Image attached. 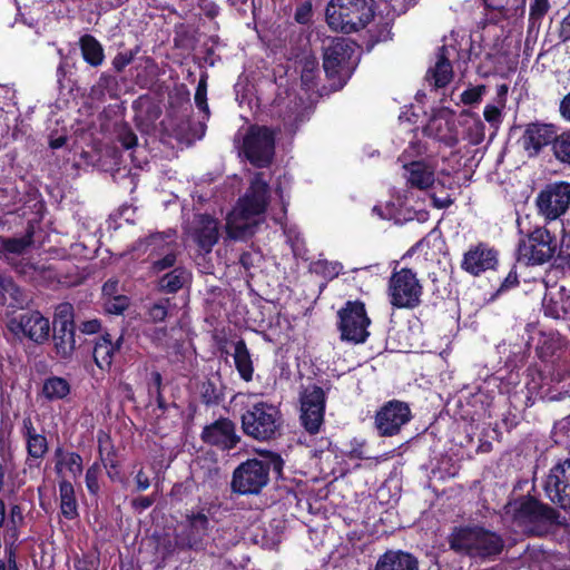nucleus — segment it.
I'll return each mask as SVG.
<instances>
[{
  "label": "nucleus",
  "mask_w": 570,
  "mask_h": 570,
  "mask_svg": "<svg viewBox=\"0 0 570 570\" xmlns=\"http://www.w3.org/2000/svg\"><path fill=\"white\" fill-rule=\"evenodd\" d=\"M274 156L275 131L266 126H252V166L267 169L252 175V229L265 222L269 200L268 181L272 178L268 168Z\"/></svg>",
  "instance_id": "nucleus-1"
},
{
  "label": "nucleus",
  "mask_w": 570,
  "mask_h": 570,
  "mask_svg": "<svg viewBox=\"0 0 570 570\" xmlns=\"http://www.w3.org/2000/svg\"><path fill=\"white\" fill-rule=\"evenodd\" d=\"M502 520L531 535L547 534L562 524L561 515L554 508L529 495L510 500L503 507Z\"/></svg>",
  "instance_id": "nucleus-2"
},
{
  "label": "nucleus",
  "mask_w": 570,
  "mask_h": 570,
  "mask_svg": "<svg viewBox=\"0 0 570 570\" xmlns=\"http://www.w3.org/2000/svg\"><path fill=\"white\" fill-rule=\"evenodd\" d=\"M449 544L456 553L481 560H493L504 549L501 534L479 525L455 528Z\"/></svg>",
  "instance_id": "nucleus-3"
},
{
  "label": "nucleus",
  "mask_w": 570,
  "mask_h": 570,
  "mask_svg": "<svg viewBox=\"0 0 570 570\" xmlns=\"http://www.w3.org/2000/svg\"><path fill=\"white\" fill-rule=\"evenodd\" d=\"M373 17V0H331L326 8L328 26L344 33L363 29Z\"/></svg>",
  "instance_id": "nucleus-4"
},
{
  "label": "nucleus",
  "mask_w": 570,
  "mask_h": 570,
  "mask_svg": "<svg viewBox=\"0 0 570 570\" xmlns=\"http://www.w3.org/2000/svg\"><path fill=\"white\" fill-rule=\"evenodd\" d=\"M355 51V42L344 37L328 38L323 42L324 71L328 78L337 80L338 87L344 86L354 69Z\"/></svg>",
  "instance_id": "nucleus-5"
},
{
  "label": "nucleus",
  "mask_w": 570,
  "mask_h": 570,
  "mask_svg": "<svg viewBox=\"0 0 570 570\" xmlns=\"http://www.w3.org/2000/svg\"><path fill=\"white\" fill-rule=\"evenodd\" d=\"M558 247L556 235L539 226L519 240L518 259L527 265H542L554 257Z\"/></svg>",
  "instance_id": "nucleus-6"
},
{
  "label": "nucleus",
  "mask_w": 570,
  "mask_h": 570,
  "mask_svg": "<svg viewBox=\"0 0 570 570\" xmlns=\"http://www.w3.org/2000/svg\"><path fill=\"white\" fill-rule=\"evenodd\" d=\"M423 286L411 268L394 271L389 279L387 295L396 308H415L421 304Z\"/></svg>",
  "instance_id": "nucleus-7"
},
{
  "label": "nucleus",
  "mask_w": 570,
  "mask_h": 570,
  "mask_svg": "<svg viewBox=\"0 0 570 570\" xmlns=\"http://www.w3.org/2000/svg\"><path fill=\"white\" fill-rule=\"evenodd\" d=\"M337 327L341 340L353 344L364 343L370 336L367 331L371 320L368 318L364 303L348 301L338 311Z\"/></svg>",
  "instance_id": "nucleus-8"
},
{
  "label": "nucleus",
  "mask_w": 570,
  "mask_h": 570,
  "mask_svg": "<svg viewBox=\"0 0 570 570\" xmlns=\"http://www.w3.org/2000/svg\"><path fill=\"white\" fill-rule=\"evenodd\" d=\"M535 205L539 214L547 220L559 218L570 206V183L554 181L547 184L539 191Z\"/></svg>",
  "instance_id": "nucleus-9"
},
{
  "label": "nucleus",
  "mask_w": 570,
  "mask_h": 570,
  "mask_svg": "<svg viewBox=\"0 0 570 570\" xmlns=\"http://www.w3.org/2000/svg\"><path fill=\"white\" fill-rule=\"evenodd\" d=\"M544 492L551 502L563 510L570 509V456L559 459L543 484Z\"/></svg>",
  "instance_id": "nucleus-10"
},
{
  "label": "nucleus",
  "mask_w": 570,
  "mask_h": 570,
  "mask_svg": "<svg viewBox=\"0 0 570 570\" xmlns=\"http://www.w3.org/2000/svg\"><path fill=\"white\" fill-rule=\"evenodd\" d=\"M325 393L322 387L313 385L301 395V422L309 434L320 432L324 422Z\"/></svg>",
  "instance_id": "nucleus-11"
},
{
  "label": "nucleus",
  "mask_w": 570,
  "mask_h": 570,
  "mask_svg": "<svg viewBox=\"0 0 570 570\" xmlns=\"http://www.w3.org/2000/svg\"><path fill=\"white\" fill-rule=\"evenodd\" d=\"M412 419L407 403L393 400L385 403L375 415V426L382 436H393Z\"/></svg>",
  "instance_id": "nucleus-12"
},
{
  "label": "nucleus",
  "mask_w": 570,
  "mask_h": 570,
  "mask_svg": "<svg viewBox=\"0 0 570 570\" xmlns=\"http://www.w3.org/2000/svg\"><path fill=\"white\" fill-rule=\"evenodd\" d=\"M257 456L252 458V494L258 493L269 481L272 471L276 478L282 475L284 462L282 458L267 450L253 449Z\"/></svg>",
  "instance_id": "nucleus-13"
},
{
  "label": "nucleus",
  "mask_w": 570,
  "mask_h": 570,
  "mask_svg": "<svg viewBox=\"0 0 570 570\" xmlns=\"http://www.w3.org/2000/svg\"><path fill=\"white\" fill-rule=\"evenodd\" d=\"M557 127L552 124L531 122L528 124L519 139L523 151L528 157H535L548 145L554 142Z\"/></svg>",
  "instance_id": "nucleus-14"
},
{
  "label": "nucleus",
  "mask_w": 570,
  "mask_h": 570,
  "mask_svg": "<svg viewBox=\"0 0 570 570\" xmlns=\"http://www.w3.org/2000/svg\"><path fill=\"white\" fill-rule=\"evenodd\" d=\"M187 235L202 252L209 253L219 239L218 220L207 214L195 215L187 228Z\"/></svg>",
  "instance_id": "nucleus-15"
},
{
  "label": "nucleus",
  "mask_w": 570,
  "mask_h": 570,
  "mask_svg": "<svg viewBox=\"0 0 570 570\" xmlns=\"http://www.w3.org/2000/svg\"><path fill=\"white\" fill-rule=\"evenodd\" d=\"M279 428V411L266 403H257L252 411V438L267 441L273 439Z\"/></svg>",
  "instance_id": "nucleus-16"
},
{
  "label": "nucleus",
  "mask_w": 570,
  "mask_h": 570,
  "mask_svg": "<svg viewBox=\"0 0 570 570\" xmlns=\"http://www.w3.org/2000/svg\"><path fill=\"white\" fill-rule=\"evenodd\" d=\"M209 520L203 512L187 515V528L176 534V546L180 549L200 550L208 537Z\"/></svg>",
  "instance_id": "nucleus-17"
},
{
  "label": "nucleus",
  "mask_w": 570,
  "mask_h": 570,
  "mask_svg": "<svg viewBox=\"0 0 570 570\" xmlns=\"http://www.w3.org/2000/svg\"><path fill=\"white\" fill-rule=\"evenodd\" d=\"M203 442L216 446L223 451L230 450L239 442L235 424L228 419H218L206 425L200 434Z\"/></svg>",
  "instance_id": "nucleus-18"
},
{
  "label": "nucleus",
  "mask_w": 570,
  "mask_h": 570,
  "mask_svg": "<svg viewBox=\"0 0 570 570\" xmlns=\"http://www.w3.org/2000/svg\"><path fill=\"white\" fill-rule=\"evenodd\" d=\"M11 330L17 333L21 332L37 344H42L49 337L50 322L38 311H29L21 314L18 321L11 322Z\"/></svg>",
  "instance_id": "nucleus-19"
},
{
  "label": "nucleus",
  "mask_w": 570,
  "mask_h": 570,
  "mask_svg": "<svg viewBox=\"0 0 570 570\" xmlns=\"http://www.w3.org/2000/svg\"><path fill=\"white\" fill-rule=\"evenodd\" d=\"M544 315L556 320H570V289L563 285L546 283V295L542 299Z\"/></svg>",
  "instance_id": "nucleus-20"
},
{
  "label": "nucleus",
  "mask_w": 570,
  "mask_h": 570,
  "mask_svg": "<svg viewBox=\"0 0 570 570\" xmlns=\"http://www.w3.org/2000/svg\"><path fill=\"white\" fill-rule=\"evenodd\" d=\"M497 264V250L484 243H479L464 254L461 266L465 272L478 276L488 269H493Z\"/></svg>",
  "instance_id": "nucleus-21"
},
{
  "label": "nucleus",
  "mask_w": 570,
  "mask_h": 570,
  "mask_svg": "<svg viewBox=\"0 0 570 570\" xmlns=\"http://www.w3.org/2000/svg\"><path fill=\"white\" fill-rule=\"evenodd\" d=\"M227 234L236 240H244L249 233V194H245L238 205L228 214Z\"/></svg>",
  "instance_id": "nucleus-22"
},
{
  "label": "nucleus",
  "mask_w": 570,
  "mask_h": 570,
  "mask_svg": "<svg viewBox=\"0 0 570 570\" xmlns=\"http://www.w3.org/2000/svg\"><path fill=\"white\" fill-rule=\"evenodd\" d=\"M485 10L491 12V22L519 18L524 14L525 0H481Z\"/></svg>",
  "instance_id": "nucleus-23"
},
{
  "label": "nucleus",
  "mask_w": 570,
  "mask_h": 570,
  "mask_svg": "<svg viewBox=\"0 0 570 570\" xmlns=\"http://www.w3.org/2000/svg\"><path fill=\"white\" fill-rule=\"evenodd\" d=\"M485 10L491 12V22L519 18L524 14L525 0H481Z\"/></svg>",
  "instance_id": "nucleus-24"
},
{
  "label": "nucleus",
  "mask_w": 570,
  "mask_h": 570,
  "mask_svg": "<svg viewBox=\"0 0 570 570\" xmlns=\"http://www.w3.org/2000/svg\"><path fill=\"white\" fill-rule=\"evenodd\" d=\"M178 244L174 238V234L168 233H153L144 239L137 240L132 245L134 250L139 252H149V259H154L155 257L165 254L167 250H171L177 247Z\"/></svg>",
  "instance_id": "nucleus-25"
},
{
  "label": "nucleus",
  "mask_w": 570,
  "mask_h": 570,
  "mask_svg": "<svg viewBox=\"0 0 570 570\" xmlns=\"http://www.w3.org/2000/svg\"><path fill=\"white\" fill-rule=\"evenodd\" d=\"M375 570H420L417 559L402 550H389L379 557Z\"/></svg>",
  "instance_id": "nucleus-26"
},
{
  "label": "nucleus",
  "mask_w": 570,
  "mask_h": 570,
  "mask_svg": "<svg viewBox=\"0 0 570 570\" xmlns=\"http://www.w3.org/2000/svg\"><path fill=\"white\" fill-rule=\"evenodd\" d=\"M21 434L26 440L28 455L39 460L48 452L47 438L37 431L30 416L22 420Z\"/></svg>",
  "instance_id": "nucleus-27"
},
{
  "label": "nucleus",
  "mask_w": 570,
  "mask_h": 570,
  "mask_svg": "<svg viewBox=\"0 0 570 570\" xmlns=\"http://www.w3.org/2000/svg\"><path fill=\"white\" fill-rule=\"evenodd\" d=\"M406 183L412 188L426 190L433 186L435 174L433 167L424 161H412L404 166Z\"/></svg>",
  "instance_id": "nucleus-28"
},
{
  "label": "nucleus",
  "mask_w": 570,
  "mask_h": 570,
  "mask_svg": "<svg viewBox=\"0 0 570 570\" xmlns=\"http://www.w3.org/2000/svg\"><path fill=\"white\" fill-rule=\"evenodd\" d=\"M445 48L441 47L438 60L434 67L426 72V80L434 85L435 88L445 87L453 77V69L450 60L445 57Z\"/></svg>",
  "instance_id": "nucleus-29"
},
{
  "label": "nucleus",
  "mask_w": 570,
  "mask_h": 570,
  "mask_svg": "<svg viewBox=\"0 0 570 570\" xmlns=\"http://www.w3.org/2000/svg\"><path fill=\"white\" fill-rule=\"evenodd\" d=\"M53 346L61 360H70L76 351L75 327H53Z\"/></svg>",
  "instance_id": "nucleus-30"
},
{
  "label": "nucleus",
  "mask_w": 570,
  "mask_h": 570,
  "mask_svg": "<svg viewBox=\"0 0 570 570\" xmlns=\"http://www.w3.org/2000/svg\"><path fill=\"white\" fill-rule=\"evenodd\" d=\"M191 281V274L183 266H177L163 275L158 281V289L164 293H176Z\"/></svg>",
  "instance_id": "nucleus-31"
},
{
  "label": "nucleus",
  "mask_w": 570,
  "mask_h": 570,
  "mask_svg": "<svg viewBox=\"0 0 570 570\" xmlns=\"http://www.w3.org/2000/svg\"><path fill=\"white\" fill-rule=\"evenodd\" d=\"M206 125L203 121H193L189 115H185L174 127L177 139L187 144L200 139L205 135Z\"/></svg>",
  "instance_id": "nucleus-32"
},
{
  "label": "nucleus",
  "mask_w": 570,
  "mask_h": 570,
  "mask_svg": "<svg viewBox=\"0 0 570 570\" xmlns=\"http://www.w3.org/2000/svg\"><path fill=\"white\" fill-rule=\"evenodd\" d=\"M117 353V346H112L111 335L106 333L97 338L92 355L96 365L101 370L110 368L114 356Z\"/></svg>",
  "instance_id": "nucleus-33"
},
{
  "label": "nucleus",
  "mask_w": 570,
  "mask_h": 570,
  "mask_svg": "<svg viewBox=\"0 0 570 570\" xmlns=\"http://www.w3.org/2000/svg\"><path fill=\"white\" fill-rule=\"evenodd\" d=\"M35 226L28 223L26 233L21 237L4 238L0 236V253L14 255L23 254L33 244Z\"/></svg>",
  "instance_id": "nucleus-34"
},
{
  "label": "nucleus",
  "mask_w": 570,
  "mask_h": 570,
  "mask_svg": "<svg viewBox=\"0 0 570 570\" xmlns=\"http://www.w3.org/2000/svg\"><path fill=\"white\" fill-rule=\"evenodd\" d=\"M24 302L21 289L14 284L12 278L0 274V304L18 308L21 307Z\"/></svg>",
  "instance_id": "nucleus-35"
},
{
  "label": "nucleus",
  "mask_w": 570,
  "mask_h": 570,
  "mask_svg": "<svg viewBox=\"0 0 570 570\" xmlns=\"http://www.w3.org/2000/svg\"><path fill=\"white\" fill-rule=\"evenodd\" d=\"M60 509L66 519L73 520L78 517V507L75 490L71 482L63 480L59 483Z\"/></svg>",
  "instance_id": "nucleus-36"
},
{
  "label": "nucleus",
  "mask_w": 570,
  "mask_h": 570,
  "mask_svg": "<svg viewBox=\"0 0 570 570\" xmlns=\"http://www.w3.org/2000/svg\"><path fill=\"white\" fill-rule=\"evenodd\" d=\"M80 48L83 59L91 66L97 67L104 61V50L101 45L90 35H85L80 39Z\"/></svg>",
  "instance_id": "nucleus-37"
},
{
  "label": "nucleus",
  "mask_w": 570,
  "mask_h": 570,
  "mask_svg": "<svg viewBox=\"0 0 570 570\" xmlns=\"http://www.w3.org/2000/svg\"><path fill=\"white\" fill-rule=\"evenodd\" d=\"M70 393V384L63 377L52 376L45 381L42 394L49 401L62 400Z\"/></svg>",
  "instance_id": "nucleus-38"
},
{
  "label": "nucleus",
  "mask_w": 570,
  "mask_h": 570,
  "mask_svg": "<svg viewBox=\"0 0 570 570\" xmlns=\"http://www.w3.org/2000/svg\"><path fill=\"white\" fill-rule=\"evenodd\" d=\"M233 360L240 376L248 382L249 381V352L245 341L239 340L233 343Z\"/></svg>",
  "instance_id": "nucleus-39"
},
{
  "label": "nucleus",
  "mask_w": 570,
  "mask_h": 570,
  "mask_svg": "<svg viewBox=\"0 0 570 570\" xmlns=\"http://www.w3.org/2000/svg\"><path fill=\"white\" fill-rule=\"evenodd\" d=\"M230 487L234 493H249V460L243 462L235 469Z\"/></svg>",
  "instance_id": "nucleus-40"
},
{
  "label": "nucleus",
  "mask_w": 570,
  "mask_h": 570,
  "mask_svg": "<svg viewBox=\"0 0 570 570\" xmlns=\"http://www.w3.org/2000/svg\"><path fill=\"white\" fill-rule=\"evenodd\" d=\"M73 306L68 302L60 303L55 311L53 327H75Z\"/></svg>",
  "instance_id": "nucleus-41"
},
{
  "label": "nucleus",
  "mask_w": 570,
  "mask_h": 570,
  "mask_svg": "<svg viewBox=\"0 0 570 570\" xmlns=\"http://www.w3.org/2000/svg\"><path fill=\"white\" fill-rule=\"evenodd\" d=\"M552 150L559 161L570 164V130L556 135Z\"/></svg>",
  "instance_id": "nucleus-42"
},
{
  "label": "nucleus",
  "mask_w": 570,
  "mask_h": 570,
  "mask_svg": "<svg viewBox=\"0 0 570 570\" xmlns=\"http://www.w3.org/2000/svg\"><path fill=\"white\" fill-rule=\"evenodd\" d=\"M312 271L324 278L333 279L342 273L343 266L338 262L318 259L312 264Z\"/></svg>",
  "instance_id": "nucleus-43"
},
{
  "label": "nucleus",
  "mask_w": 570,
  "mask_h": 570,
  "mask_svg": "<svg viewBox=\"0 0 570 570\" xmlns=\"http://www.w3.org/2000/svg\"><path fill=\"white\" fill-rule=\"evenodd\" d=\"M196 107L204 114L203 120L209 119L210 110L207 104V75L203 73L194 96Z\"/></svg>",
  "instance_id": "nucleus-44"
},
{
  "label": "nucleus",
  "mask_w": 570,
  "mask_h": 570,
  "mask_svg": "<svg viewBox=\"0 0 570 570\" xmlns=\"http://www.w3.org/2000/svg\"><path fill=\"white\" fill-rule=\"evenodd\" d=\"M178 256V246L173 248L171 250H167L165 254L159 255L151 259L150 269L154 273H160L169 268H175Z\"/></svg>",
  "instance_id": "nucleus-45"
},
{
  "label": "nucleus",
  "mask_w": 570,
  "mask_h": 570,
  "mask_svg": "<svg viewBox=\"0 0 570 570\" xmlns=\"http://www.w3.org/2000/svg\"><path fill=\"white\" fill-rule=\"evenodd\" d=\"M99 455L105 469L116 470L118 468L116 452L110 445L108 436H105V440L99 438Z\"/></svg>",
  "instance_id": "nucleus-46"
},
{
  "label": "nucleus",
  "mask_w": 570,
  "mask_h": 570,
  "mask_svg": "<svg viewBox=\"0 0 570 570\" xmlns=\"http://www.w3.org/2000/svg\"><path fill=\"white\" fill-rule=\"evenodd\" d=\"M234 147L243 160H249V127L239 128L234 137Z\"/></svg>",
  "instance_id": "nucleus-47"
},
{
  "label": "nucleus",
  "mask_w": 570,
  "mask_h": 570,
  "mask_svg": "<svg viewBox=\"0 0 570 570\" xmlns=\"http://www.w3.org/2000/svg\"><path fill=\"white\" fill-rule=\"evenodd\" d=\"M200 395L202 401L207 405L218 404L223 396L222 391L212 381L202 384Z\"/></svg>",
  "instance_id": "nucleus-48"
},
{
  "label": "nucleus",
  "mask_w": 570,
  "mask_h": 570,
  "mask_svg": "<svg viewBox=\"0 0 570 570\" xmlns=\"http://www.w3.org/2000/svg\"><path fill=\"white\" fill-rule=\"evenodd\" d=\"M128 306L129 298L125 295L105 298L104 307L108 314L120 315L128 308Z\"/></svg>",
  "instance_id": "nucleus-49"
},
{
  "label": "nucleus",
  "mask_w": 570,
  "mask_h": 570,
  "mask_svg": "<svg viewBox=\"0 0 570 570\" xmlns=\"http://www.w3.org/2000/svg\"><path fill=\"white\" fill-rule=\"evenodd\" d=\"M303 66H302V82L307 87L311 88L313 85V80L315 78V72L318 68V62L315 57L307 56L303 59Z\"/></svg>",
  "instance_id": "nucleus-50"
},
{
  "label": "nucleus",
  "mask_w": 570,
  "mask_h": 570,
  "mask_svg": "<svg viewBox=\"0 0 570 570\" xmlns=\"http://www.w3.org/2000/svg\"><path fill=\"white\" fill-rule=\"evenodd\" d=\"M169 306L170 302L168 298L155 302L148 309L150 320L155 323L165 321L168 316Z\"/></svg>",
  "instance_id": "nucleus-51"
},
{
  "label": "nucleus",
  "mask_w": 570,
  "mask_h": 570,
  "mask_svg": "<svg viewBox=\"0 0 570 570\" xmlns=\"http://www.w3.org/2000/svg\"><path fill=\"white\" fill-rule=\"evenodd\" d=\"M101 472L99 463H94L86 471V487L90 494L98 495L100 485H99V474Z\"/></svg>",
  "instance_id": "nucleus-52"
},
{
  "label": "nucleus",
  "mask_w": 570,
  "mask_h": 570,
  "mask_svg": "<svg viewBox=\"0 0 570 570\" xmlns=\"http://www.w3.org/2000/svg\"><path fill=\"white\" fill-rule=\"evenodd\" d=\"M59 463L63 464L75 478L82 473V459L78 453H68Z\"/></svg>",
  "instance_id": "nucleus-53"
},
{
  "label": "nucleus",
  "mask_w": 570,
  "mask_h": 570,
  "mask_svg": "<svg viewBox=\"0 0 570 570\" xmlns=\"http://www.w3.org/2000/svg\"><path fill=\"white\" fill-rule=\"evenodd\" d=\"M485 86L479 85L464 90L461 94V101L464 105H474L481 101L482 96L485 94Z\"/></svg>",
  "instance_id": "nucleus-54"
},
{
  "label": "nucleus",
  "mask_w": 570,
  "mask_h": 570,
  "mask_svg": "<svg viewBox=\"0 0 570 570\" xmlns=\"http://www.w3.org/2000/svg\"><path fill=\"white\" fill-rule=\"evenodd\" d=\"M549 0H533L530 7V14L532 18H541L549 10Z\"/></svg>",
  "instance_id": "nucleus-55"
},
{
  "label": "nucleus",
  "mask_w": 570,
  "mask_h": 570,
  "mask_svg": "<svg viewBox=\"0 0 570 570\" xmlns=\"http://www.w3.org/2000/svg\"><path fill=\"white\" fill-rule=\"evenodd\" d=\"M134 59V55L132 52H120L118 53L114 60H112V66L114 68L120 72L122 71L129 63H131Z\"/></svg>",
  "instance_id": "nucleus-56"
},
{
  "label": "nucleus",
  "mask_w": 570,
  "mask_h": 570,
  "mask_svg": "<svg viewBox=\"0 0 570 570\" xmlns=\"http://www.w3.org/2000/svg\"><path fill=\"white\" fill-rule=\"evenodd\" d=\"M155 502V498L153 495L150 497H138L131 500V507L138 512H141L144 510H147L150 508Z\"/></svg>",
  "instance_id": "nucleus-57"
},
{
  "label": "nucleus",
  "mask_w": 570,
  "mask_h": 570,
  "mask_svg": "<svg viewBox=\"0 0 570 570\" xmlns=\"http://www.w3.org/2000/svg\"><path fill=\"white\" fill-rule=\"evenodd\" d=\"M311 13H312V6H311V3H303L302 6H299L296 9L295 20L298 23H306V22L309 21Z\"/></svg>",
  "instance_id": "nucleus-58"
},
{
  "label": "nucleus",
  "mask_w": 570,
  "mask_h": 570,
  "mask_svg": "<svg viewBox=\"0 0 570 570\" xmlns=\"http://www.w3.org/2000/svg\"><path fill=\"white\" fill-rule=\"evenodd\" d=\"M483 115L488 122L495 124L500 120L501 108L494 105H487Z\"/></svg>",
  "instance_id": "nucleus-59"
},
{
  "label": "nucleus",
  "mask_w": 570,
  "mask_h": 570,
  "mask_svg": "<svg viewBox=\"0 0 570 570\" xmlns=\"http://www.w3.org/2000/svg\"><path fill=\"white\" fill-rule=\"evenodd\" d=\"M100 328H101V323L97 318L83 321L79 325V330L85 334H96L100 331Z\"/></svg>",
  "instance_id": "nucleus-60"
},
{
  "label": "nucleus",
  "mask_w": 570,
  "mask_h": 570,
  "mask_svg": "<svg viewBox=\"0 0 570 570\" xmlns=\"http://www.w3.org/2000/svg\"><path fill=\"white\" fill-rule=\"evenodd\" d=\"M135 482L137 491H145L150 487V479L142 468L137 471Z\"/></svg>",
  "instance_id": "nucleus-61"
},
{
  "label": "nucleus",
  "mask_w": 570,
  "mask_h": 570,
  "mask_svg": "<svg viewBox=\"0 0 570 570\" xmlns=\"http://www.w3.org/2000/svg\"><path fill=\"white\" fill-rule=\"evenodd\" d=\"M76 570H98V563L94 558L82 557L75 562Z\"/></svg>",
  "instance_id": "nucleus-62"
},
{
  "label": "nucleus",
  "mask_w": 570,
  "mask_h": 570,
  "mask_svg": "<svg viewBox=\"0 0 570 570\" xmlns=\"http://www.w3.org/2000/svg\"><path fill=\"white\" fill-rule=\"evenodd\" d=\"M119 140L126 149H130L137 145V136L131 130H125L121 132Z\"/></svg>",
  "instance_id": "nucleus-63"
},
{
  "label": "nucleus",
  "mask_w": 570,
  "mask_h": 570,
  "mask_svg": "<svg viewBox=\"0 0 570 570\" xmlns=\"http://www.w3.org/2000/svg\"><path fill=\"white\" fill-rule=\"evenodd\" d=\"M558 248V259L563 261L570 267V238L563 239Z\"/></svg>",
  "instance_id": "nucleus-64"
}]
</instances>
